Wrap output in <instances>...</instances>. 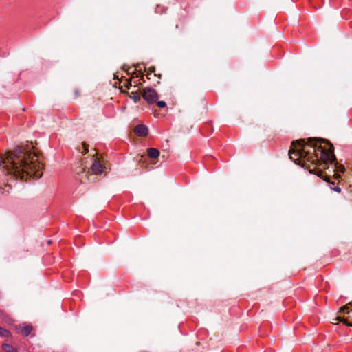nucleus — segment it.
Wrapping results in <instances>:
<instances>
[{
  "label": "nucleus",
  "instance_id": "423d86ee",
  "mask_svg": "<svg viewBox=\"0 0 352 352\" xmlns=\"http://www.w3.org/2000/svg\"><path fill=\"white\" fill-rule=\"evenodd\" d=\"M16 330L18 333H21L24 336H28L29 334H30L32 330V327L30 325L22 324L17 327Z\"/></svg>",
  "mask_w": 352,
  "mask_h": 352
},
{
  "label": "nucleus",
  "instance_id": "2eb2a0df",
  "mask_svg": "<svg viewBox=\"0 0 352 352\" xmlns=\"http://www.w3.org/2000/svg\"><path fill=\"white\" fill-rule=\"evenodd\" d=\"M82 146H83L84 148V150L83 151H82V154L85 155L86 154L87 152H88V149L86 147L85 144H82Z\"/></svg>",
  "mask_w": 352,
  "mask_h": 352
},
{
  "label": "nucleus",
  "instance_id": "1a4fd4ad",
  "mask_svg": "<svg viewBox=\"0 0 352 352\" xmlns=\"http://www.w3.org/2000/svg\"><path fill=\"white\" fill-rule=\"evenodd\" d=\"M334 171L336 173H338V172H343L344 170V167L341 165V164H338V163H336L335 164V167H334ZM335 176L336 177V179H338L340 176L338 175V173H335Z\"/></svg>",
  "mask_w": 352,
  "mask_h": 352
},
{
  "label": "nucleus",
  "instance_id": "f257e3e1",
  "mask_svg": "<svg viewBox=\"0 0 352 352\" xmlns=\"http://www.w3.org/2000/svg\"><path fill=\"white\" fill-rule=\"evenodd\" d=\"M1 166L8 175L20 179H38L43 175V166L38 162L37 155L31 152L28 145L17 146L9 151L5 157L0 156Z\"/></svg>",
  "mask_w": 352,
  "mask_h": 352
},
{
  "label": "nucleus",
  "instance_id": "39448f33",
  "mask_svg": "<svg viewBox=\"0 0 352 352\" xmlns=\"http://www.w3.org/2000/svg\"><path fill=\"white\" fill-rule=\"evenodd\" d=\"M91 171L95 175H100L103 171L102 166L98 159L94 160L93 164L91 167Z\"/></svg>",
  "mask_w": 352,
  "mask_h": 352
},
{
  "label": "nucleus",
  "instance_id": "f8f14e48",
  "mask_svg": "<svg viewBox=\"0 0 352 352\" xmlns=\"http://www.w3.org/2000/svg\"><path fill=\"white\" fill-rule=\"evenodd\" d=\"M131 98L134 100V102H135V103H137V102L140 100V96H138L135 93H134V92H132V93H131Z\"/></svg>",
  "mask_w": 352,
  "mask_h": 352
},
{
  "label": "nucleus",
  "instance_id": "6e6552de",
  "mask_svg": "<svg viewBox=\"0 0 352 352\" xmlns=\"http://www.w3.org/2000/svg\"><path fill=\"white\" fill-rule=\"evenodd\" d=\"M148 155L151 158H157L160 155V151L157 148H150L147 151Z\"/></svg>",
  "mask_w": 352,
  "mask_h": 352
},
{
  "label": "nucleus",
  "instance_id": "4468645a",
  "mask_svg": "<svg viewBox=\"0 0 352 352\" xmlns=\"http://www.w3.org/2000/svg\"><path fill=\"white\" fill-rule=\"evenodd\" d=\"M157 104L160 108H164L166 107V103L164 101H159Z\"/></svg>",
  "mask_w": 352,
  "mask_h": 352
},
{
  "label": "nucleus",
  "instance_id": "7ed1b4c3",
  "mask_svg": "<svg viewBox=\"0 0 352 352\" xmlns=\"http://www.w3.org/2000/svg\"><path fill=\"white\" fill-rule=\"evenodd\" d=\"M340 313L342 316H338L336 318L338 321H341L348 326H352V304L349 303L340 309Z\"/></svg>",
  "mask_w": 352,
  "mask_h": 352
},
{
  "label": "nucleus",
  "instance_id": "f03ea898",
  "mask_svg": "<svg viewBox=\"0 0 352 352\" xmlns=\"http://www.w3.org/2000/svg\"><path fill=\"white\" fill-rule=\"evenodd\" d=\"M319 141V146L314 139H309L307 142L302 139L293 142L292 147L289 151V158L297 164H300L302 160L315 164V162L319 161V157L324 164L335 162L336 158L333 154V146L324 140ZM305 166V161L302 164V166Z\"/></svg>",
  "mask_w": 352,
  "mask_h": 352
},
{
  "label": "nucleus",
  "instance_id": "20e7f679",
  "mask_svg": "<svg viewBox=\"0 0 352 352\" xmlns=\"http://www.w3.org/2000/svg\"><path fill=\"white\" fill-rule=\"evenodd\" d=\"M142 97L148 103H154L158 99L159 96L154 89L146 87L142 91Z\"/></svg>",
  "mask_w": 352,
  "mask_h": 352
},
{
  "label": "nucleus",
  "instance_id": "ddd939ff",
  "mask_svg": "<svg viewBox=\"0 0 352 352\" xmlns=\"http://www.w3.org/2000/svg\"><path fill=\"white\" fill-rule=\"evenodd\" d=\"M309 173H315V169H311L310 167L309 168H307ZM316 174L318 176V177H322V171H318L317 173H316Z\"/></svg>",
  "mask_w": 352,
  "mask_h": 352
},
{
  "label": "nucleus",
  "instance_id": "9d476101",
  "mask_svg": "<svg viewBox=\"0 0 352 352\" xmlns=\"http://www.w3.org/2000/svg\"><path fill=\"white\" fill-rule=\"evenodd\" d=\"M3 349L6 352H18L16 349L13 348L11 345L3 344L2 345Z\"/></svg>",
  "mask_w": 352,
  "mask_h": 352
},
{
  "label": "nucleus",
  "instance_id": "0eeeda50",
  "mask_svg": "<svg viewBox=\"0 0 352 352\" xmlns=\"http://www.w3.org/2000/svg\"><path fill=\"white\" fill-rule=\"evenodd\" d=\"M134 132L138 135L144 137L148 133V128L145 125L139 124L135 128Z\"/></svg>",
  "mask_w": 352,
  "mask_h": 352
},
{
  "label": "nucleus",
  "instance_id": "dca6fc26",
  "mask_svg": "<svg viewBox=\"0 0 352 352\" xmlns=\"http://www.w3.org/2000/svg\"><path fill=\"white\" fill-rule=\"evenodd\" d=\"M334 190L336 191V192H340V188L339 187H336L334 188Z\"/></svg>",
  "mask_w": 352,
  "mask_h": 352
},
{
  "label": "nucleus",
  "instance_id": "9b49d317",
  "mask_svg": "<svg viewBox=\"0 0 352 352\" xmlns=\"http://www.w3.org/2000/svg\"><path fill=\"white\" fill-rule=\"evenodd\" d=\"M10 336V332L0 327V336L1 337H8Z\"/></svg>",
  "mask_w": 352,
  "mask_h": 352
}]
</instances>
